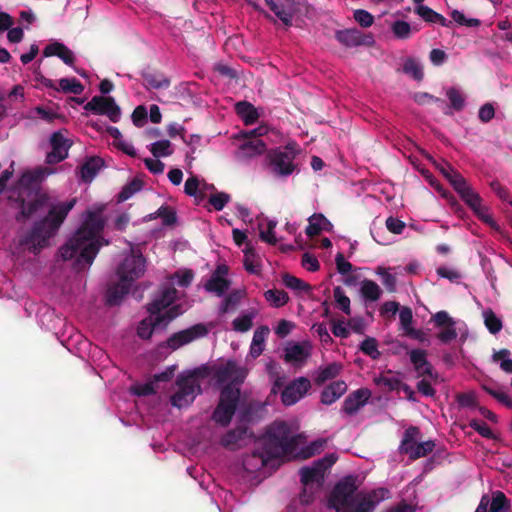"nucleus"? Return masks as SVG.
I'll list each match as a JSON object with an SVG mask.
<instances>
[{
  "mask_svg": "<svg viewBox=\"0 0 512 512\" xmlns=\"http://www.w3.org/2000/svg\"><path fill=\"white\" fill-rule=\"evenodd\" d=\"M389 497L390 491L385 487L357 492L356 480L349 476L335 485L329 498V506L336 512H373L380 502Z\"/></svg>",
  "mask_w": 512,
  "mask_h": 512,
  "instance_id": "4",
  "label": "nucleus"
},
{
  "mask_svg": "<svg viewBox=\"0 0 512 512\" xmlns=\"http://www.w3.org/2000/svg\"><path fill=\"white\" fill-rule=\"evenodd\" d=\"M337 460L335 454L326 455L324 458L315 461L311 466H305L300 469V478L302 485L307 489L321 487L325 471L330 468Z\"/></svg>",
  "mask_w": 512,
  "mask_h": 512,
  "instance_id": "12",
  "label": "nucleus"
},
{
  "mask_svg": "<svg viewBox=\"0 0 512 512\" xmlns=\"http://www.w3.org/2000/svg\"><path fill=\"white\" fill-rule=\"evenodd\" d=\"M495 116V107L492 103H485L479 108L478 118L482 123L490 122Z\"/></svg>",
  "mask_w": 512,
  "mask_h": 512,
  "instance_id": "64",
  "label": "nucleus"
},
{
  "mask_svg": "<svg viewBox=\"0 0 512 512\" xmlns=\"http://www.w3.org/2000/svg\"><path fill=\"white\" fill-rule=\"evenodd\" d=\"M229 201L230 195L225 192H217L209 197V203L217 211H221Z\"/></svg>",
  "mask_w": 512,
  "mask_h": 512,
  "instance_id": "62",
  "label": "nucleus"
},
{
  "mask_svg": "<svg viewBox=\"0 0 512 512\" xmlns=\"http://www.w3.org/2000/svg\"><path fill=\"white\" fill-rule=\"evenodd\" d=\"M265 368L271 380L273 381L272 392L276 393L277 389L283 385L284 380V377L280 375V367L274 360H269L266 363Z\"/></svg>",
  "mask_w": 512,
  "mask_h": 512,
  "instance_id": "47",
  "label": "nucleus"
},
{
  "mask_svg": "<svg viewBox=\"0 0 512 512\" xmlns=\"http://www.w3.org/2000/svg\"><path fill=\"white\" fill-rule=\"evenodd\" d=\"M453 188L461 199L473 210L482 203L481 196L470 186L465 178L454 176Z\"/></svg>",
  "mask_w": 512,
  "mask_h": 512,
  "instance_id": "19",
  "label": "nucleus"
},
{
  "mask_svg": "<svg viewBox=\"0 0 512 512\" xmlns=\"http://www.w3.org/2000/svg\"><path fill=\"white\" fill-rule=\"evenodd\" d=\"M360 294L366 302H375L380 299L382 290L376 282L365 279L360 284Z\"/></svg>",
  "mask_w": 512,
  "mask_h": 512,
  "instance_id": "36",
  "label": "nucleus"
},
{
  "mask_svg": "<svg viewBox=\"0 0 512 512\" xmlns=\"http://www.w3.org/2000/svg\"><path fill=\"white\" fill-rule=\"evenodd\" d=\"M193 277H194V275L191 270H188V269L178 270L170 278V282L163 284L158 292H161L163 289L168 288V287L174 288L176 290V288L174 287L175 283L180 287H188L191 284Z\"/></svg>",
  "mask_w": 512,
  "mask_h": 512,
  "instance_id": "38",
  "label": "nucleus"
},
{
  "mask_svg": "<svg viewBox=\"0 0 512 512\" xmlns=\"http://www.w3.org/2000/svg\"><path fill=\"white\" fill-rule=\"evenodd\" d=\"M72 140L64 136L62 131H56L50 136L51 151L47 153L46 163L56 164L68 157Z\"/></svg>",
  "mask_w": 512,
  "mask_h": 512,
  "instance_id": "15",
  "label": "nucleus"
},
{
  "mask_svg": "<svg viewBox=\"0 0 512 512\" xmlns=\"http://www.w3.org/2000/svg\"><path fill=\"white\" fill-rule=\"evenodd\" d=\"M419 435V430L416 427H409L405 430L403 439L401 441L400 449L407 453L411 451V447L415 444L416 439Z\"/></svg>",
  "mask_w": 512,
  "mask_h": 512,
  "instance_id": "54",
  "label": "nucleus"
},
{
  "mask_svg": "<svg viewBox=\"0 0 512 512\" xmlns=\"http://www.w3.org/2000/svg\"><path fill=\"white\" fill-rule=\"evenodd\" d=\"M312 354V345L309 341H289L284 347V359L293 364H304Z\"/></svg>",
  "mask_w": 512,
  "mask_h": 512,
  "instance_id": "18",
  "label": "nucleus"
},
{
  "mask_svg": "<svg viewBox=\"0 0 512 512\" xmlns=\"http://www.w3.org/2000/svg\"><path fill=\"white\" fill-rule=\"evenodd\" d=\"M490 188L502 202H505L512 207V196L509 190L504 187L498 180L491 181Z\"/></svg>",
  "mask_w": 512,
  "mask_h": 512,
  "instance_id": "57",
  "label": "nucleus"
},
{
  "mask_svg": "<svg viewBox=\"0 0 512 512\" xmlns=\"http://www.w3.org/2000/svg\"><path fill=\"white\" fill-rule=\"evenodd\" d=\"M105 220L102 209L88 210L83 214L82 224L68 241L60 247L59 256L64 261H72L77 272L88 269L100 248L107 244L102 237Z\"/></svg>",
  "mask_w": 512,
  "mask_h": 512,
  "instance_id": "2",
  "label": "nucleus"
},
{
  "mask_svg": "<svg viewBox=\"0 0 512 512\" xmlns=\"http://www.w3.org/2000/svg\"><path fill=\"white\" fill-rule=\"evenodd\" d=\"M283 283L287 288L297 293H309L311 291V286L308 283L289 274L283 276Z\"/></svg>",
  "mask_w": 512,
  "mask_h": 512,
  "instance_id": "43",
  "label": "nucleus"
},
{
  "mask_svg": "<svg viewBox=\"0 0 512 512\" xmlns=\"http://www.w3.org/2000/svg\"><path fill=\"white\" fill-rule=\"evenodd\" d=\"M155 158L167 157L173 153L172 144L169 140H160L152 143L149 147Z\"/></svg>",
  "mask_w": 512,
  "mask_h": 512,
  "instance_id": "49",
  "label": "nucleus"
},
{
  "mask_svg": "<svg viewBox=\"0 0 512 512\" xmlns=\"http://www.w3.org/2000/svg\"><path fill=\"white\" fill-rule=\"evenodd\" d=\"M353 16L355 21L364 28H368L374 23L373 15L367 10L357 9L354 11Z\"/></svg>",
  "mask_w": 512,
  "mask_h": 512,
  "instance_id": "61",
  "label": "nucleus"
},
{
  "mask_svg": "<svg viewBox=\"0 0 512 512\" xmlns=\"http://www.w3.org/2000/svg\"><path fill=\"white\" fill-rule=\"evenodd\" d=\"M414 12L428 23H436L442 27H450L452 21L447 20L444 16L437 13L426 5H418L415 7Z\"/></svg>",
  "mask_w": 512,
  "mask_h": 512,
  "instance_id": "31",
  "label": "nucleus"
},
{
  "mask_svg": "<svg viewBox=\"0 0 512 512\" xmlns=\"http://www.w3.org/2000/svg\"><path fill=\"white\" fill-rule=\"evenodd\" d=\"M44 57L56 56L60 58L66 65L73 66L75 56L71 49L59 41H53L43 50Z\"/></svg>",
  "mask_w": 512,
  "mask_h": 512,
  "instance_id": "22",
  "label": "nucleus"
},
{
  "mask_svg": "<svg viewBox=\"0 0 512 512\" xmlns=\"http://www.w3.org/2000/svg\"><path fill=\"white\" fill-rule=\"evenodd\" d=\"M307 378L299 377L289 383L281 393V401L285 406H292L300 401L310 389Z\"/></svg>",
  "mask_w": 512,
  "mask_h": 512,
  "instance_id": "16",
  "label": "nucleus"
},
{
  "mask_svg": "<svg viewBox=\"0 0 512 512\" xmlns=\"http://www.w3.org/2000/svg\"><path fill=\"white\" fill-rule=\"evenodd\" d=\"M178 291L168 287L158 292L148 306L149 317L143 319L137 328L142 339H149L154 332L164 330L176 317L183 314L187 307L178 303Z\"/></svg>",
  "mask_w": 512,
  "mask_h": 512,
  "instance_id": "5",
  "label": "nucleus"
},
{
  "mask_svg": "<svg viewBox=\"0 0 512 512\" xmlns=\"http://www.w3.org/2000/svg\"><path fill=\"white\" fill-rule=\"evenodd\" d=\"M371 396L368 389L362 388L354 391L348 395L343 403V411L348 415L355 414L361 407H363Z\"/></svg>",
  "mask_w": 512,
  "mask_h": 512,
  "instance_id": "21",
  "label": "nucleus"
},
{
  "mask_svg": "<svg viewBox=\"0 0 512 512\" xmlns=\"http://www.w3.org/2000/svg\"><path fill=\"white\" fill-rule=\"evenodd\" d=\"M265 299L271 306L279 308L284 306L288 300V294L283 290L269 289L264 293Z\"/></svg>",
  "mask_w": 512,
  "mask_h": 512,
  "instance_id": "42",
  "label": "nucleus"
},
{
  "mask_svg": "<svg viewBox=\"0 0 512 512\" xmlns=\"http://www.w3.org/2000/svg\"><path fill=\"white\" fill-rule=\"evenodd\" d=\"M375 272L381 277L382 283L388 291H395L397 280L395 275L389 272V269L385 267H378Z\"/></svg>",
  "mask_w": 512,
  "mask_h": 512,
  "instance_id": "56",
  "label": "nucleus"
},
{
  "mask_svg": "<svg viewBox=\"0 0 512 512\" xmlns=\"http://www.w3.org/2000/svg\"><path fill=\"white\" fill-rule=\"evenodd\" d=\"M434 447L435 444L431 440L420 443L415 442V444H413L411 447V451H408L407 454H409L412 458L424 457L428 453L432 452Z\"/></svg>",
  "mask_w": 512,
  "mask_h": 512,
  "instance_id": "51",
  "label": "nucleus"
},
{
  "mask_svg": "<svg viewBox=\"0 0 512 512\" xmlns=\"http://www.w3.org/2000/svg\"><path fill=\"white\" fill-rule=\"evenodd\" d=\"M156 217H160L162 219V223L166 226L172 225L176 222L175 212L166 206L160 207L155 215H150V218Z\"/></svg>",
  "mask_w": 512,
  "mask_h": 512,
  "instance_id": "60",
  "label": "nucleus"
},
{
  "mask_svg": "<svg viewBox=\"0 0 512 512\" xmlns=\"http://www.w3.org/2000/svg\"><path fill=\"white\" fill-rule=\"evenodd\" d=\"M269 131L270 127L266 124H260L254 129L243 131V136L249 139L239 146L237 157L246 160L263 154L266 151V144L261 137L267 135Z\"/></svg>",
  "mask_w": 512,
  "mask_h": 512,
  "instance_id": "9",
  "label": "nucleus"
},
{
  "mask_svg": "<svg viewBox=\"0 0 512 512\" xmlns=\"http://www.w3.org/2000/svg\"><path fill=\"white\" fill-rule=\"evenodd\" d=\"M257 316V310L255 308H249L240 313L232 322V328L234 331L239 333L247 332L253 326V321Z\"/></svg>",
  "mask_w": 512,
  "mask_h": 512,
  "instance_id": "32",
  "label": "nucleus"
},
{
  "mask_svg": "<svg viewBox=\"0 0 512 512\" xmlns=\"http://www.w3.org/2000/svg\"><path fill=\"white\" fill-rule=\"evenodd\" d=\"M446 96L450 102V108L455 111H461L464 108L465 97L460 89L450 87L446 90Z\"/></svg>",
  "mask_w": 512,
  "mask_h": 512,
  "instance_id": "46",
  "label": "nucleus"
},
{
  "mask_svg": "<svg viewBox=\"0 0 512 512\" xmlns=\"http://www.w3.org/2000/svg\"><path fill=\"white\" fill-rule=\"evenodd\" d=\"M335 38L346 47H357L366 43L365 36L356 28L337 30Z\"/></svg>",
  "mask_w": 512,
  "mask_h": 512,
  "instance_id": "25",
  "label": "nucleus"
},
{
  "mask_svg": "<svg viewBox=\"0 0 512 512\" xmlns=\"http://www.w3.org/2000/svg\"><path fill=\"white\" fill-rule=\"evenodd\" d=\"M402 71L416 81H421L424 77L423 65L418 58L407 57L402 65Z\"/></svg>",
  "mask_w": 512,
  "mask_h": 512,
  "instance_id": "37",
  "label": "nucleus"
},
{
  "mask_svg": "<svg viewBox=\"0 0 512 512\" xmlns=\"http://www.w3.org/2000/svg\"><path fill=\"white\" fill-rule=\"evenodd\" d=\"M484 324L491 334H497L502 329V320L491 309L482 312Z\"/></svg>",
  "mask_w": 512,
  "mask_h": 512,
  "instance_id": "41",
  "label": "nucleus"
},
{
  "mask_svg": "<svg viewBox=\"0 0 512 512\" xmlns=\"http://www.w3.org/2000/svg\"><path fill=\"white\" fill-rule=\"evenodd\" d=\"M347 391V384L342 381H334L324 388L321 393V402L331 405L336 402Z\"/></svg>",
  "mask_w": 512,
  "mask_h": 512,
  "instance_id": "27",
  "label": "nucleus"
},
{
  "mask_svg": "<svg viewBox=\"0 0 512 512\" xmlns=\"http://www.w3.org/2000/svg\"><path fill=\"white\" fill-rule=\"evenodd\" d=\"M58 91L80 95L84 87L76 78H62L59 80Z\"/></svg>",
  "mask_w": 512,
  "mask_h": 512,
  "instance_id": "44",
  "label": "nucleus"
},
{
  "mask_svg": "<svg viewBox=\"0 0 512 512\" xmlns=\"http://www.w3.org/2000/svg\"><path fill=\"white\" fill-rule=\"evenodd\" d=\"M410 361L418 376H433V367L427 361V353L422 349H413L409 353Z\"/></svg>",
  "mask_w": 512,
  "mask_h": 512,
  "instance_id": "23",
  "label": "nucleus"
},
{
  "mask_svg": "<svg viewBox=\"0 0 512 512\" xmlns=\"http://www.w3.org/2000/svg\"><path fill=\"white\" fill-rule=\"evenodd\" d=\"M235 110L245 125H252L257 122L261 112L251 103L240 101L235 105Z\"/></svg>",
  "mask_w": 512,
  "mask_h": 512,
  "instance_id": "30",
  "label": "nucleus"
},
{
  "mask_svg": "<svg viewBox=\"0 0 512 512\" xmlns=\"http://www.w3.org/2000/svg\"><path fill=\"white\" fill-rule=\"evenodd\" d=\"M269 332L270 330L268 326H260L254 331L250 344L249 356L255 359L263 353Z\"/></svg>",
  "mask_w": 512,
  "mask_h": 512,
  "instance_id": "29",
  "label": "nucleus"
},
{
  "mask_svg": "<svg viewBox=\"0 0 512 512\" xmlns=\"http://www.w3.org/2000/svg\"><path fill=\"white\" fill-rule=\"evenodd\" d=\"M201 377L200 369L180 373L175 381V391L170 396L171 405L178 409L189 407L202 392Z\"/></svg>",
  "mask_w": 512,
  "mask_h": 512,
  "instance_id": "6",
  "label": "nucleus"
},
{
  "mask_svg": "<svg viewBox=\"0 0 512 512\" xmlns=\"http://www.w3.org/2000/svg\"><path fill=\"white\" fill-rule=\"evenodd\" d=\"M146 270V261L141 253H134L124 257L117 267V275L122 281L125 280L131 284L139 279Z\"/></svg>",
  "mask_w": 512,
  "mask_h": 512,
  "instance_id": "13",
  "label": "nucleus"
},
{
  "mask_svg": "<svg viewBox=\"0 0 512 512\" xmlns=\"http://www.w3.org/2000/svg\"><path fill=\"white\" fill-rule=\"evenodd\" d=\"M393 36L398 40H407L413 32L419 31L417 26H412L404 20H395L390 26Z\"/></svg>",
  "mask_w": 512,
  "mask_h": 512,
  "instance_id": "35",
  "label": "nucleus"
},
{
  "mask_svg": "<svg viewBox=\"0 0 512 512\" xmlns=\"http://www.w3.org/2000/svg\"><path fill=\"white\" fill-rule=\"evenodd\" d=\"M385 225L388 231L397 235L403 233L406 227L405 222L393 216H390L386 219Z\"/></svg>",
  "mask_w": 512,
  "mask_h": 512,
  "instance_id": "63",
  "label": "nucleus"
},
{
  "mask_svg": "<svg viewBox=\"0 0 512 512\" xmlns=\"http://www.w3.org/2000/svg\"><path fill=\"white\" fill-rule=\"evenodd\" d=\"M144 85L152 89H165L170 86V80L162 73L143 74Z\"/></svg>",
  "mask_w": 512,
  "mask_h": 512,
  "instance_id": "40",
  "label": "nucleus"
},
{
  "mask_svg": "<svg viewBox=\"0 0 512 512\" xmlns=\"http://www.w3.org/2000/svg\"><path fill=\"white\" fill-rule=\"evenodd\" d=\"M207 332L208 331L203 324H196L187 329L174 333L168 338L166 344L172 350H176L185 344L205 336Z\"/></svg>",
  "mask_w": 512,
  "mask_h": 512,
  "instance_id": "17",
  "label": "nucleus"
},
{
  "mask_svg": "<svg viewBox=\"0 0 512 512\" xmlns=\"http://www.w3.org/2000/svg\"><path fill=\"white\" fill-rule=\"evenodd\" d=\"M248 374L244 366L239 365L235 360H227L213 367V378L218 385L232 386L239 388Z\"/></svg>",
  "mask_w": 512,
  "mask_h": 512,
  "instance_id": "10",
  "label": "nucleus"
},
{
  "mask_svg": "<svg viewBox=\"0 0 512 512\" xmlns=\"http://www.w3.org/2000/svg\"><path fill=\"white\" fill-rule=\"evenodd\" d=\"M489 500L486 496L482 497L480 504L475 512H507L509 510V500L501 491L493 493L490 507L488 509Z\"/></svg>",
  "mask_w": 512,
  "mask_h": 512,
  "instance_id": "20",
  "label": "nucleus"
},
{
  "mask_svg": "<svg viewBox=\"0 0 512 512\" xmlns=\"http://www.w3.org/2000/svg\"><path fill=\"white\" fill-rule=\"evenodd\" d=\"M360 350L372 359H377L380 356L377 342L374 338H366L360 344Z\"/></svg>",
  "mask_w": 512,
  "mask_h": 512,
  "instance_id": "58",
  "label": "nucleus"
},
{
  "mask_svg": "<svg viewBox=\"0 0 512 512\" xmlns=\"http://www.w3.org/2000/svg\"><path fill=\"white\" fill-rule=\"evenodd\" d=\"M132 284L125 281V280H121L119 278V282L110 287L107 291V294H106V301L109 305H118L122 299L124 298V296L126 294H128L130 288H131Z\"/></svg>",
  "mask_w": 512,
  "mask_h": 512,
  "instance_id": "33",
  "label": "nucleus"
},
{
  "mask_svg": "<svg viewBox=\"0 0 512 512\" xmlns=\"http://www.w3.org/2000/svg\"><path fill=\"white\" fill-rule=\"evenodd\" d=\"M472 211L482 222H484L494 230H499L500 227L489 213V208L483 205V203L474 208Z\"/></svg>",
  "mask_w": 512,
  "mask_h": 512,
  "instance_id": "52",
  "label": "nucleus"
},
{
  "mask_svg": "<svg viewBox=\"0 0 512 512\" xmlns=\"http://www.w3.org/2000/svg\"><path fill=\"white\" fill-rule=\"evenodd\" d=\"M205 289L218 296H223L229 289V281L225 277L211 275L210 279L205 284Z\"/></svg>",
  "mask_w": 512,
  "mask_h": 512,
  "instance_id": "39",
  "label": "nucleus"
},
{
  "mask_svg": "<svg viewBox=\"0 0 512 512\" xmlns=\"http://www.w3.org/2000/svg\"><path fill=\"white\" fill-rule=\"evenodd\" d=\"M333 296L337 307L342 310L345 314H350V299L346 296L344 290L337 286L333 289Z\"/></svg>",
  "mask_w": 512,
  "mask_h": 512,
  "instance_id": "55",
  "label": "nucleus"
},
{
  "mask_svg": "<svg viewBox=\"0 0 512 512\" xmlns=\"http://www.w3.org/2000/svg\"><path fill=\"white\" fill-rule=\"evenodd\" d=\"M240 390L232 386H225L221 390L220 400L215 408L212 419L226 426L230 423L239 402Z\"/></svg>",
  "mask_w": 512,
  "mask_h": 512,
  "instance_id": "11",
  "label": "nucleus"
},
{
  "mask_svg": "<svg viewBox=\"0 0 512 512\" xmlns=\"http://www.w3.org/2000/svg\"><path fill=\"white\" fill-rule=\"evenodd\" d=\"M104 166L100 157L88 158L80 167L78 176L82 182L90 183Z\"/></svg>",
  "mask_w": 512,
  "mask_h": 512,
  "instance_id": "24",
  "label": "nucleus"
},
{
  "mask_svg": "<svg viewBox=\"0 0 512 512\" xmlns=\"http://www.w3.org/2000/svg\"><path fill=\"white\" fill-rule=\"evenodd\" d=\"M76 204V199L48 203L46 198H38L30 203H23L18 219L32 218L40 212L48 211V214L36 222L32 229L21 235L18 239V249L21 252L28 251L34 255L46 247L49 239L57 232L68 213Z\"/></svg>",
  "mask_w": 512,
  "mask_h": 512,
  "instance_id": "1",
  "label": "nucleus"
},
{
  "mask_svg": "<svg viewBox=\"0 0 512 512\" xmlns=\"http://www.w3.org/2000/svg\"><path fill=\"white\" fill-rule=\"evenodd\" d=\"M450 16L452 18V21H454L456 24L460 26L478 27L481 24L479 19L466 17L462 11H459L457 9L452 10Z\"/></svg>",
  "mask_w": 512,
  "mask_h": 512,
  "instance_id": "53",
  "label": "nucleus"
},
{
  "mask_svg": "<svg viewBox=\"0 0 512 512\" xmlns=\"http://www.w3.org/2000/svg\"><path fill=\"white\" fill-rule=\"evenodd\" d=\"M269 8L275 13V15L286 25L289 26L292 23L293 14L290 10H287L275 2V0H265Z\"/></svg>",
  "mask_w": 512,
  "mask_h": 512,
  "instance_id": "48",
  "label": "nucleus"
},
{
  "mask_svg": "<svg viewBox=\"0 0 512 512\" xmlns=\"http://www.w3.org/2000/svg\"><path fill=\"white\" fill-rule=\"evenodd\" d=\"M301 442L302 435L297 433L292 425L284 421H275L265 434L263 449L254 451L252 457L258 458L261 466H266L272 459L291 457L296 454L304 459L309 458L321 452L326 445L325 439H316L297 453Z\"/></svg>",
  "mask_w": 512,
  "mask_h": 512,
  "instance_id": "3",
  "label": "nucleus"
},
{
  "mask_svg": "<svg viewBox=\"0 0 512 512\" xmlns=\"http://www.w3.org/2000/svg\"><path fill=\"white\" fill-rule=\"evenodd\" d=\"M298 152L299 148L295 142L270 150L266 159L271 173L278 178L292 175L296 169L294 159Z\"/></svg>",
  "mask_w": 512,
  "mask_h": 512,
  "instance_id": "8",
  "label": "nucleus"
},
{
  "mask_svg": "<svg viewBox=\"0 0 512 512\" xmlns=\"http://www.w3.org/2000/svg\"><path fill=\"white\" fill-rule=\"evenodd\" d=\"M340 370L341 366L339 364L330 363L327 366L319 369L316 381L318 383H324L330 379H333L339 374Z\"/></svg>",
  "mask_w": 512,
  "mask_h": 512,
  "instance_id": "50",
  "label": "nucleus"
},
{
  "mask_svg": "<svg viewBox=\"0 0 512 512\" xmlns=\"http://www.w3.org/2000/svg\"><path fill=\"white\" fill-rule=\"evenodd\" d=\"M399 320L401 328L404 332L412 337H418L417 331L412 327L413 315L410 308H403L399 313Z\"/></svg>",
  "mask_w": 512,
  "mask_h": 512,
  "instance_id": "45",
  "label": "nucleus"
},
{
  "mask_svg": "<svg viewBox=\"0 0 512 512\" xmlns=\"http://www.w3.org/2000/svg\"><path fill=\"white\" fill-rule=\"evenodd\" d=\"M308 222L305 232L310 237L319 234L321 231L330 232L333 228L332 223L321 213L311 215Z\"/></svg>",
  "mask_w": 512,
  "mask_h": 512,
  "instance_id": "28",
  "label": "nucleus"
},
{
  "mask_svg": "<svg viewBox=\"0 0 512 512\" xmlns=\"http://www.w3.org/2000/svg\"><path fill=\"white\" fill-rule=\"evenodd\" d=\"M85 109L98 115H106L112 122L120 120L121 111L113 97L94 96Z\"/></svg>",
  "mask_w": 512,
  "mask_h": 512,
  "instance_id": "14",
  "label": "nucleus"
},
{
  "mask_svg": "<svg viewBox=\"0 0 512 512\" xmlns=\"http://www.w3.org/2000/svg\"><path fill=\"white\" fill-rule=\"evenodd\" d=\"M242 251L244 254L243 265L245 270L250 274H260V260L251 243H247Z\"/></svg>",
  "mask_w": 512,
  "mask_h": 512,
  "instance_id": "34",
  "label": "nucleus"
},
{
  "mask_svg": "<svg viewBox=\"0 0 512 512\" xmlns=\"http://www.w3.org/2000/svg\"><path fill=\"white\" fill-rule=\"evenodd\" d=\"M486 392L495 398L499 403L508 408H512V398L509 393L502 389L485 388Z\"/></svg>",
  "mask_w": 512,
  "mask_h": 512,
  "instance_id": "59",
  "label": "nucleus"
},
{
  "mask_svg": "<svg viewBox=\"0 0 512 512\" xmlns=\"http://www.w3.org/2000/svg\"><path fill=\"white\" fill-rule=\"evenodd\" d=\"M277 220L262 217L258 220L259 237L260 239L270 245H276L279 239L276 237L275 228Z\"/></svg>",
  "mask_w": 512,
  "mask_h": 512,
  "instance_id": "26",
  "label": "nucleus"
},
{
  "mask_svg": "<svg viewBox=\"0 0 512 512\" xmlns=\"http://www.w3.org/2000/svg\"><path fill=\"white\" fill-rule=\"evenodd\" d=\"M431 321L439 329L436 338L442 344H449L453 340H458L460 344H463L468 338L469 330L466 323L461 319L451 317L444 310L435 313L431 317Z\"/></svg>",
  "mask_w": 512,
  "mask_h": 512,
  "instance_id": "7",
  "label": "nucleus"
}]
</instances>
